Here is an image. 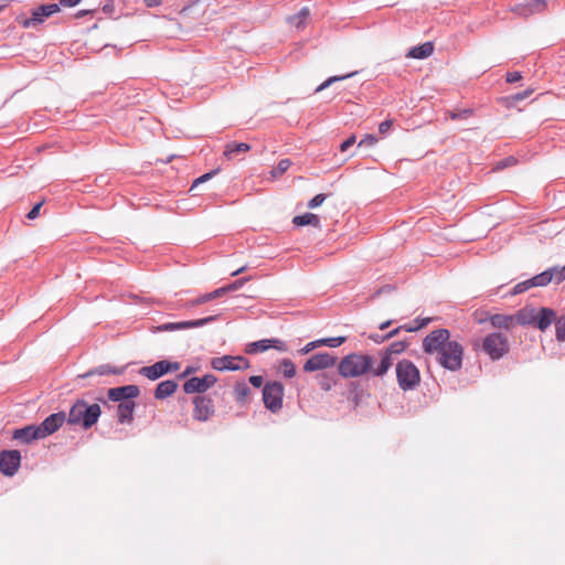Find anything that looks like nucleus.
Listing matches in <instances>:
<instances>
[{
  "label": "nucleus",
  "instance_id": "5701e85b",
  "mask_svg": "<svg viewBox=\"0 0 565 565\" xmlns=\"http://www.w3.org/2000/svg\"><path fill=\"white\" fill-rule=\"evenodd\" d=\"M178 383L174 380H166L160 382L154 390V398L162 401L174 394Z\"/></svg>",
  "mask_w": 565,
  "mask_h": 565
},
{
  "label": "nucleus",
  "instance_id": "de8ad7c7",
  "mask_svg": "<svg viewBox=\"0 0 565 565\" xmlns=\"http://www.w3.org/2000/svg\"><path fill=\"white\" fill-rule=\"evenodd\" d=\"M355 143V136H350L340 145V151L345 152L349 148H351Z\"/></svg>",
  "mask_w": 565,
  "mask_h": 565
},
{
  "label": "nucleus",
  "instance_id": "c03bdc74",
  "mask_svg": "<svg viewBox=\"0 0 565 565\" xmlns=\"http://www.w3.org/2000/svg\"><path fill=\"white\" fill-rule=\"evenodd\" d=\"M377 142V138L374 135H366L360 142L359 147H373Z\"/></svg>",
  "mask_w": 565,
  "mask_h": 565
},
{
  "label": "nucleus",
  "instance_id": "338daca9",
  "mask_svg": "<svg viewBox=\"0 0 565 565\" xmlns=\"http://www.w3.org/2000/svg\"><path fill=\"white\" fill-rule=\"evenodd\" d=\"M200 305H202V302H201V300H200V298H199V297H198V298H195V299H193V300H190V301L186 303V306H188V307H196V306H200Z\"/></svg>",
  "mask_w": 565,
  "mask_h": 565
},
{
  "label": "nucleus",
  "instance_id": "a878e982",
  "mask_svg": "<svg viewBox=\"0 0 565 565\" xmlns=\"http://www.w3.org/2000/svg\"><path fill=\"white\" fill-rule=\"evenodd\" d=\"M249 150H250V146L248 143L232 141L225 146V150H224L223 154L228 160H233L239 153L247 152Z\"/></svg>",
  "mask_w": 565,
  "mask_h": 565
},
{
  "label": "nucleus",
  "instance_id": "412c9836",
  "mask_svg": "<svg viewBox=\"0 0 565 565\" xmlns=\"http://www.w3.org/2000/svg\"><path fill=\"white\" fill-rule=\"evenodd\" d=\"M537 308L524 307L514 315L515 323L535 327Z\"/></svg>",
  "mask_w": 565,
  "mask_h": 565
},
{
  "label": "nucleus",
  "instance_id": "9d476101",
  "mask_svg": "<svg viewBox=\"0 0 565 565\" xmlns=\"http://www.w3.org/2000/svg\"><path fill=\"white\" fill-rule=\"evenodd\" d=\"M21 465V454L19 450H2L0 452V471L7 477L14 476Z\"/></svg>",
  "mask_w": 565,
  "mask_h": 565
},
{
  "label": "nucleus",
  "instance_id": "4c0bfd02",
  "mask_svg": "<svg viewBox=\"0 0 565 565\" xmlns=\"http://www.w3.org/2000/svg\"><path fill=\"white\" fill-rule=\"evenodd\" d=\"M345 340H347L345 337H335V338L320 339V342H322L323 345H327L329 348H337V347H340L342 343H344Z\"/></svg>",
  "mask_w": 565,
  "mask_h": 565
},
{
  "label": "nucleus",
  "instance_id": "09e8293b",
  "mask_svg": "<svg viewBox=\"0 0 565 565\" xmlns=\"http://www.w3.org/2000/svg\"><path fill=\"white\" fill-rule=\"evenodd\" d=\"M393 126V121L392 120H384L382 121L380 125H379V132L382 134V135H385L390 131V129L392 128Z\"/></svg>",
  "mask_w": 565,
  "mask_h": 565
},
{
  "label": "nucleus",
  "instance_id": "cd10ccee",
  "mask_svg": "<svg viewBox=\"0 0 565 565\" xmlns=\"http://www.w3.org/2000/svg\"><path fill=\"white\" fill-rule=\"evenodd\" d=\"M292 223L296 226H306L311 225L313 227H320V218L317 214L313 213H305L301 215H297L292 218Z\"/></svg>",
  "mask_w": 565,
  "mask_h": 565
},
{
  "label": "nucleus",
  "instance_id": "774afa93",
  "mask_svg": "<svg viewBox=\"0 0 565 565\" xmlns=\"http://www.w3.org/2000/svg\"><path fill=\"white\" fill-rule=\"evenodd\" d=\"M246 270V266L239 267L238 269L234 270L231 276H237Z\"/></svg>",
  "mask_w": 565,
  "mask_h": 565
},
{
  "label": "nucleus",
  "instance_id": "72a5a7b5",
  "mask_svg": "<svg viewBox=\"0 0 565 565\" xmlns=\"http://www.w3.org/2000/svg\"><path fill=\"white\" fill-rule=\"evenodd\" d=\"M318 383L321 390L330 391L335 385V380L333 376L323 373L318 375Z\"/></svg>",
  "mask_w": 565,
  "mask_h": 565
},
{
  "label": "nucleus",
  "instance_id": "6e6d98bb",
  "mask_svg": "<svg viewBox=\"0 0 565 565\" xmlns=\"http://www.w3.org/2000/svg\"><path fill=\"white\" fill-rule=\"evenodd\" d=\"M249 383L254 386V387H260L264 383V379L263 376L260 375H253L249 377Z\"/></svg>",
  "mask_w": 565,
  "mask_h": 565
},
{
  "label": "nucleus",
  "instance_id": "393cba45",
  "mask_svg": "<svg viewBox=\"0 0 565 565\" xmlns=\"http://www.w3.org/2000/svg\"><path fill=\"white\" fill-rule=\"evenodd\" d=\"M434 52V45L431 42H425L420 45L412 47L408 53L406 54V57L416 58V60H423L430 56Z\"/></svg>",
  "mask_w": 565,
  "mask_h": 565
},
{
  "label": "nucleus",
  "instance_id": "a211bd4d",
  "mask_svg": "<svg viewBox=\"0 0 565 565\" xmlns=\"http://www.w3.org/2000/svg\"><path fill=\"white\" fill-rule=\"evenodd\" d=\"M557 320L556 311L548 307L537 308L535 328L540 331H546Z\"/></svg>",
  "mask_w": 565,
  "mask_h": 565
},
{
  "label": "nucleus",
  "instance_id": "680f3d73",
  "mask_svg": "<svg viewBox=\"0 0 565 565\" xmlns=\"http://www.w3.org/2000/svg\"><path fill=\"white\" fill-rule=\"evenodd\" d=\"M512 162H515V159L513 157H509L502 161L499 162L498 168H505L510 166Z\"/></svg>",
  "mask_w": 565,
  "mask_h": 565
},
{
  "label": "nucleus",
  "instance_id": "ea45409f",
  "mask_svg": "<svg viewBox=\"0 0 565 565\" xmlns=\"http://www.w3.org/2000/svg\"><path fill=\"white\" fill-rule=\"evenodd\" d=\"M534 287L532 284H531V279H527V280H524V281H521L519 284H516L514 287H513V290H512V295H519V294H522L526 290H529L530 288Z\"/></svg>",
  "mask_w": 565,
  "mask_h": 565
},
{
  "label": "nucleus",
  "instance_id": "c85d7f7f",
  "mask_svg": "<svg viewBox=\"0 0 565 565\" xmlns=\"http://www.w3.org/2000/svg\"><path fill=\"white\" fill-rule=\"evenodd\" d=\"M550 282H552V275L548 271V269H546L531 278V284L534 287H544V286H547Z\"/></svg>",
  "mask_w": 565,
  "mask_h": 565
},
{
  "label": "nucleus",
  "instance_id": "b1692460",
  "mask_svg": "<svg viewBox=\"0 0 565 565\" xmlns=\"http://www.w3.org/2000/svg\"><path fill=\"white\" fill-rule=\"evenodd\" d=\"M124 372H125V367H116V366H111L109 364H102V365H98V366L87 371L86 373L81 375V377L85 379V377H89L93 375L103 376V375H109V374L120 375Z\"/></svg>",
  "mask_w": 565,
  "mask_h": 565
},
{
  "label": "nucleus",
  "instance_id": "c9c22d12",
  "mask_svg": "<svg viewBox=\"0 0 565 565\" xmlns=\"http://www.w3.org/2000/svg\"><path fill=\"white\" fill-rule=\"evenodd\" d=\"M555 337L557 341L565 342V315L556 320Z\"/></svg>",
  "mask_w": 565,
  "mask_h": 565
},
{
  "label": "nucleus",
  "instance_id": "20e7f679",
  "mask_svg": "<svg viewBox=\"0 0 565 565\" xmlns=\"http://www.w3.org/2000/svg\"><path fill=\"white\" fill-rule=\"evenodd\" d=\"M395 372L398 386L404 392L415 390L420 383L419 370L411 360L398 361Z\"/></svg>",
  "mask_w": 565,
  "mask_h": 565
},
{
  "label": "nucleus",
  "instance_id": "1a4fd4ad",
  "mask_svg": "<svg viewBox=\"0 0 565 565\" xmlns=\"http://www.w3.org/2000/svg\"><path fill=\"white\" fill-rule=\"evenodd\" d=\"M211 366L216 371H237L248 369L249 362L247 359L241 355H224L220 358H213L211 361Z\"/></svg>",
  "mask_w": 565,
  "mask_h": 565
},
{
  "label": "nucleus",
  "instance_id": "2eb2a0df",
  "mask_svg": "<svg viewBox=\"0 0 565 565\" xmlns=\"http://www.w3.org/2000/svg\"><path fill=\"white\" fill-rule=\"evenodd\" d=\"M270 348H274L280 352L287 351V345L284 341L279 339H263L246 345V353L255 354L258 352H264Z\"/></svg>",
  "mask_w": 565,
  "mask_h": 565
},
{
  "label": "nucleus",
  "instance_id": "4d7b16f0",
  "mask_svg": "<svg viewBox=\"0 0 565 565\" xmlns=\"http://www.w3.org/2000/svg\"><path fill=\"white\" fill-rule=\"evenodd\" d=\"M115 10L114 0H106V3L103 6V11L107 14H111Z\"/></svg>",
  "mask_w": 565,
  "mask_h": 565
},
{
  "label": "nucleus",
  "instance_id": "4468645a",
  "mask_svg": "<svg viewBox=\"0 0 565 565\" xmlns=\"http://www.w3.org/2000/svg\"><path fill=\"white\" fill-rule=\"evenodd\" d=\"M139 394V386L134 384L113 387L107 392L108 398L113 402L132 401L134 398L138 397Z\"/></svg>",
  "mask_w": 565,
  "mask_h": 565
},
{
  "label": "nucleus",
  "instance_id": "69168bd1",
  "mask_svg": "<svg viewBox=\"0 0 565 565\" xmlns=\"http://www.w3.org/2000/svg\"><path fill=\"white\" fill-rule=\"evenodd\" d=\"M199 298H200L202 305L205 302L212 301V297L210 296V292L204 294V295L200 296Z\"/></svg>",
  "mask_w": 565,
  "mask_h": 565
},
{
  "label": "nucleus",
  "instance_id": "bf43d9fd",
  "mask_svg": "<svg viewBox=\"0 0 565 565\" xmlns=\"http://www.w3.org/2000/svg\"><path fill=\"white\" fill-rule=\"evenodd\" d=\"M403 330V326H399L393 330H391L387 334L383 335L382 340L391 339L399 333V331Z\"/></svg>",
  "mask_w": 565,
  "mask_h": 565
},
{
  "label": "nucleus",
  "instance_id": "a18cd8bd",
  "mask_svg": "<svg viewBox=\"0 0 565 565\" xmlns=\"http://www.w3.org/2000/svg\"><path fill=\"white\" fill-rule=\"evenodd\" d=\"M320 345H323L322 342H320V340H316V341H311L309 343H307L301 350L300 352L302 354H307L309 352H311L312 350H315L316 348L320 347Z\"/></svg>",
  "mask_w": 565,
  "mask_h": 565
},
{
  "label": "nucleus",
  "instance_id": "ddd939ff",
  "mask_svg": "<svg viewBox=\"0 0 565 565\" xmlns=\"http://www.w3.org/2000/svg\"><path fill=\"white\" fill-rule=\"evenodd\" d=\"M217 379L213 374H205L203 377H191L183 384V391L186 394L204 393L216 383Z\"/></svg>",
  "mask_w": 565,
  "mask_h": 565
},
{
  "label": "nucleus",
  "instance_id": "f257e3e1",
  "mask_svg": "<svg viewBox=\"0 0 565 565\" xmlns=\"http://www.w3.org/2000/svg\"><path fill=\"white\" fill-rule=\"evenodd\" d=\"M423 351L434 355L436 362L444 369L457 372L462 367L463 347L455 340H450L448 329L430 331L423 340Z\"/></svg>",
  "mask_w": 565,
  "mask_h": 565
},
{
  "label": "nucleus",
  "instance_id": "f03ea898",
  "mask_svg": "<svg viewBox=\"0 0 565 565\" xmlns=\"http://www.w3.org/2000/svg\"><path fill=\"white\" fill-rule=\"evenodd\" d=\"M375 367L374 358L362 353H350L343 356L338 364L339 374L344 379L359 377L364 374L376 377L373 374Z\"/></svg>",
  "mask_w": 565,
  "mask_h": 565
},
{
  "label": "nucleus",
  "instance_id": "473e14b6",
  "mask_svg": "<svg viewBox=\"0 0 565 565\" xmlns=\"http://www.w3.org/2000/svg\"><path fill=\"white\" fill-rule=\"evenodd\" d=\"M280 370L285 377L291 379L296 375V366L289 359H284L281 361Z\"/></svg>",
  "mask_w": 565,
  "mask_h": 565
},
{
  "label": "nucleus",
  "instance_id": "4be33fe9",
  "mask_svg": "<svg viewBox=\"0 0 565 565\" xmlns=\"http://www.w3.org/2000/svg\"><path fill=\"white\" fill-rule=\"evenodd\" d=\"M136 403L134 401L119 402L117 406V418L120 424H129L134 419Z\"/></svg>",
  "mask_w": 565,
  "mask_h": 565
},
{
  "label": "nucleus",
  "instance_id": "7ed1b4c3",
  "mask_svg": "<svg viewBox=\"0 0 565 565\" xmlns=\"http://www.w3.org/2000/svg\"><path fill=\"white\" fill-rule=\"evenodd\" d=\"M100 414L102 409L98 404H88L85 399H77L72 405L66 419L71 425H79L84 429H89L97 423Z\"/></svg>",
  "mask_w": 565,
  "mask_h": 565
},
{
  "label": "nucleus",
  "instance_id": "9b49d317",
  "mask_svg": "<svg viewBox=\"0 0 565 565\" xmlns=\"http://www.w3.org/2000/svg\"><path fill=\"white\" fill-rule=\"evenodd\" d=\"M217 316H209L201 319L180 321V322H167L157 327L159 332H171L178 330H184L190 328H200L215 321Z\"/></svg>",
  "mask_w": 565,
  "mask_h": 565
},
{
  "label": "nucleus",
  "instance_id": "aec40b11",
  "mask_svg": "<svg viewBox=\"0 0 565 565\" xmlns=\"http://www.w3.org/2000/svg\"><path fill=\"white\" fill-rule=\"evenodd\" d=\"M139 374L147 377L150 381H156L167 374V367L164 360H160L152 365L142 366L139 370Z\"/></svg>",
  "mask_w": 565,
  "mask_h": 565
},
{
  "label": "nucleus",
  "instance_id": "3c124183",
  "mask_svg": "<svg viewBox=\"0 0 565 565\" xmlns=\"http://www.w3.org/2000/svg\"><path fill=\"white\" fill-rule=\"evenodd\" d=\"M230 292L228 289H226V286H223L221 288H217L210 292V296L212 297V300L220 298L224 296L225 294Z\"/></svg>",
  "mask_w": 565,
  "mask_h": 565
},
{
  "label": "nucleus",
  "instance_id": "e433bc0d",
  "mask_svg": "<svg viewBox=\"0 0 565 565\" xmlns=\"http://www.w3.org/2000/svg\"><path fill=\"white\" fill-rule=\"evenodd\" d=\"M548 271L552 275V281H554L555 284H561L562 281L565 280V265L563 267H551L548 268Z\"/></svg>",
  "mask_w": 565,
  "mask_h": 565
},
{
  "label": "nucleus",
  "instance_id": "f3484780",
  "mask_svg": "<svg viewBox=\"0 0 565 565\" xmlns=\"http://www.w3.org/2000/svg\"><path fill=\"white\" fill-rule=\"evenodd\" d=\"M193 417L198 420L205 422L214 413L213 401L206 396L199 395L194 397Z\"/></svg>",
  "mask_w": 565,
  "mask_h": 565
},
{
  "label": "nucleus",
  "instance_id": "37998d69",
  "mask_svg": "<svg viewBox=\"0 0 565 565\" xmlns=\"http://www.w3.org/2000/svg\"><path fill=\"white\" fill-rule=\"evenodd\" d=\"M546 7L545 0H534L529 3V11L530 12H539L542 11Z\"/></svg>",
  "mask_w": 565,
  "mask_h": 565
},
{
  "label": "nucleus",
  "instance_id": "c756f323",
  "mask_svg": "<svg viewBox=\"0 0 565 565\" xmlns=\"http://www.w3.org/2000/svg\"><path fill=\"white\" fill-rule=\"evenodd\" d=\"M355 74H356V72H352V73H349V74H345V75H335V76H331V77L327 78L323 83H321V84L316 88V92H317V93L322 92V90H324L326 88H328L330 85H332L333 83H337V82H340V81H343V79L350 78V77L354 76Z\"/></svg>",
  "mask_w": 565,
  "mask_h": 565
},
{
  "label": "nucleus",
  "instance_id": "39448f33",
  "mask_svg": "<svg viewBox=\"0 0 565 565\" xmlns=\"http://www.w3.org/2000/svg\"><path fill=\"white\" fill-rule=\"evenodd\" d=\"M482 350L491 360H500L509 352L508 338L500 332H492L484 337Z\"/></svg>",
  "mask_w": 565,
  "mask_h": 565
},
{
  "label": "nucleus",
  "instance_id": "79ce46f5",
  "mask_svg": "<svg viewBox=\"0 0 565 565\" xmlns=\"http://www.w3.org/2000/svg\"><path fill=\"white\" fill-rule=\"evenodd\" d=\"M327 199V195L326 194H317L316 196H313L309 202H308V207L309 209H316L318 206H320L324 200Z\"/></svg>",
  "mask_w": 565,
  "mask_h": 565
},
{
  "label": "nucleus",
  "instance_id": "8fccbe9b",
  "mask_svg": "<svg viewBox=\"0 0 565 565\" xmlns=\"http://www.w3.org/2000/svg\"><path fill=\"white\" fill-rule=\"evenodd\" d=\"M164 362H166V367H167V374L177 372L181 367V364L179 362H171L168 360H164Z\"/></svg>",
  "mask_w": 565,
  "mask_h": 565
},
{
  "label": "nucleus",
  "instance_id": "e2e57ef3",
  "mask_svg": "<svg viewBox=\"0 0 565 565\" xmlns=\"http://www.w3.org/2000/svg\"><path fill=\"white\" fill-rule=\"evenodd\" d=\"M193 372H195V369L192 367V366H188L179 376L178 379L182 380L184 377H186L188 375L192 374Z\"/></svg>",
  "mask_w": 565,
  "mask_h": 565
},
{
  "label": "nucleus",
  "instance_id": "052dcab7",
  "mask_svg": "<svg viewBox=\"0 0 565 565\" xmlns=\"http://www.w3.org/2000/svg\"><path fill=\"white\" fill-rule=\"evenodd\" d=\"M143 3L147 8H157L161 6L162 0H143Z\"/></svg>",
  "mask_w": 565,
  "mask_h": 565
},
{
  "label": "nucleus",
  "instance_id": "6ab92c4d",
  "mask_svg": "<svg viewBox=\"0 0 565 565\" xmlns=\"http://www.w3.org/2000/svg\"><path fill=\"white\" fill-rule=\"evenodd\" d=\"M12 438L22 443V444H30L33 440L42 439V436L40 434V428H38V425H28L22 428H18L13 431Z\"/></svg>",
  "mask_w": 565,
  "mask_h": 565
},
{
  "label": "nucleus",
  "instance_id": "13d9d810",
  "mask_svg": "<svg viewBox=\"0 0 565 565\" xmlns=\"http://www.w3.org/2000/svg\"><path fill=\"white\" fill-rule=\"evenodd\" d=\"M82 0H60L57 4L61 7L72 8L77 6Z\"/></svg>",
  "mask_w": 565,
  "mask_h": 565
},
{
  "label": "nucleus",
  "instance_id": "49530a36",
  "mask_svg": "<svg viewBox=\"0 0 565 565\" xmlns=\"http://www.w3.org/2000/svg\"><path fill=\"white\" fill-rule=\"evenodd\" d=\"M216 171L217 170H212V171H210L207 173H204L203 175L199 177L198 179H195L193 181L192 188L196 186L200 183H203V182L210 180L216 173Z\"/></svg>",
  "mask_w": 565,
  "mask_h": 565
},
{
  "label": "nucleus",
  "instance_id": "58836bf2",
  "mask_svg": "<svg viewBox=\"0 0 565 565\" xmlns=\"http://www.w3.org/2000/svg\"><path fill=\"white\" fill-rule=\"evenodd\" d=\"M431 321V318L422 319V324H415L414 321L409 324H403V330L407 332H416L422 328L426 327Z\"/></svg>",
  "mask_w": 565,
  "mask_h": 565
},
{
  "label": "nucleus",
  "instance_id": "603ef678",
  "mask_svg": "<svg viewBox=\"0 0 565 565\" xmlns=\"http://www.w3.org/2000/svg\"><path fill=\"white\" fill-rule=\"evenodd\" d=\"M522 78V75L520 72H510L507 74V82L508 83H516Z\"/></svg>",
  "mask_w": 565,
  "mask_h": 565
},
{
  "label": "nucleus",
  "instance_id": "0e129e2a",
  "mask_svg": "<svg viewBox=\"0 0 565 565\" xmlns=\"http://www.w3.org/2000/svg\"><path fill=\"white\" fill-rule=\"evenodd\" d=\"M382 338H383V335H380L377 333L369 335V339L373 340L376 343L383 342L384 340H382Z\"/></svg>",
  "mask_w": 565,
  "mask_h": 565
},
{
  "label": "nucleus",
  "instance_id": "f8f14e48",
  "mask_svg": "<svg viewBox=\"0 0 565 565\" xmlns=\"http://www.w3.org/2000/svg\"><path fill=\"white\" fill-rule=\"evenodd\" d=\"M337 358L328 352L316 353L310 356L303 364L305 372H315L326 370L335 365Z\"/></svg>",
  "mask_w": 565,
  "mask_h": 565
},
{
  "label": "nucleus",
  "instance_id": "f704fd0d",
  "mask_svg": "<svg viewBox=\"0 0 565 565\" xmlns=\"http://www.w3.org/2000/svg\"><path fill=\"white\" fill-rule=\"evenodd\" d=\"M291 166V161L289 159H281L276 167L271 170V175L274 178H278L282 175Z\"/></svg>",
  "mask_w": 565,
  "mask_h": 565
},
{
  "label": "nucleus",
  "instance_id": "864d4df0",
  "mask_svg": "<svg viewBox=\"0 0 565 565\" xmlns=\"http://www.w3.org/2000/svg\"><path fill=\"white\" fill-rule=\"evenodd\" d=\"M41 206H42V202H40V203L35 204V205L31 209V211L26 214V217H28L29 220H34V218H36V217H38V215H39V212H40Z\"/></svg>",
  "mask_w": 565,
  "mask_h": 565
},
{
  "label": "nucleus",
  "instance_id": "5fc2aeb1",
  "mask_svg": "<svg viewBox=\"0 0 565 565\" xmlns=\"http://www.w3.org/2000/svg\"><path fill=\"white\" fill-rule=\"evenodd\" d=\"M532 89H525L524 92H521V93H516L512 96V99L514 102H520V100H523L525 99L526 97H529L531 94H532Z\"/></svg>",
  "mask_w": 565,
  "mask_h": 565
},
{
  "label": "nucleus",
  "instance_id": "6e6552de",
  "mask_svg": "<svg viewBox=\"0 0 565 565\" xmlns=\"http://www.w3.org/2000/svg\"><path fill=\"white\" fill-rule=\"evenodd\" d=\"M57 12H60V4H41L31 10V17L19 20V23L26 29L36 28L41 25L45 21V19L50 18L51 15Z\"/></svg>",
  "mask_w": 565,
  "mask_h": 565
},
{
  "label": "nucleus",
  "instance_id": "7c9ffc66",
  "mask_svg": "<svg viewBox=\"0 0 565 565\" xmlns=\"http://www.w3.org/2000/svg\"><path fill=\"white\" fill-rule=\"evenodd\" d=\"M309 17V9L302 8L297 14L289 18V22L296 28H300Z\"/></svg>",
  "mask_w": 565,
  "mask_h": 565
},
{
  "label": "nucleus",
  "instance_id": "bb28decb",
  "mask_svg": "<svg viewBox=\"0 0 565 565\" xmlns=\"http://www.w3.org/2000/svg\"><path fill=\"white\" fill-rule=\"evenodd\" d=\"M492 327L510 330L515 323L514 315H492L489 318Z\"/></svg>",
  "mask_w": 565,
  "mask_h": 565
},
{
  "label": "nucleus",
  "instance_id": "a19ab883",
  "mask_svg": "<svg viewBox=\"0 0 565 565\" xmlns=\"http://www.w3.org/2000/svg\"><path fill=\"white\" fill-rule=\"evenodd\" d=\"M248 280H250V277H243V278H239L228 285H226V289H228V291H235V290H238L239 288H242L244 286L245 282H247Z\"/></svg>",
  "mask_w": 565,
  "mask_h": 565
},
{
  "label": "nucleus",
  "instance_id": "dca6fc26",
  "mask_svg": "<svg viewBox=\"0 0 565 565\" xmlns=\"http://www.w3.org/2000/svg\"><path fill=\"white\" fill-rule=\"evenodd\" d=\"M65 420L66 415L63 412L54 413L47 416L40 425H38L42 438L54 434Z\"/></svg>",
  "mask_w": 565,
  "mask_h": 565
},
{
  "label": "nucleus",
  "instance_id": "2f4dec72",
  "mask_svg": "<svg viewBox=\"0 0 565 565\" xmlns=\"http://www.w3.org/2000/svg\"><path fill=\"white\" fill-rule=\"evenodd\" d=\"M234 393L237 401H244L250 394V388L245 382H239L234 386Z\"/></svg>",
  "mask_w": 565,
  "mask_h": 565
},
{
  "label": "nucleus",
  "instance_id": "0eeeda50",
  "mask_svg": "<svg viewBox=\"0 0 565 565\" xmlns=\"http://www.w3.org/2000/svg\"><path fill=\"white\" fill-rule=\"evenodd\" d=\"M284 385L280 382H267L263 387V402L271 413H277L282 407Z\"/></svg>",
  "mask_w": 565,
  "mask_h": 565
},
{
  "label": "nucleus",
  "instance_id": "423d86ee",
  "mask_svg": "<svg viewBox=\"0 0 565 565\" xmlns=\"http://www.w3.org/2000/svg\"><path fill=\"white\" fill-rule=\"evenodd\" d=\"M408 343L406 341H395L391 343L386 349L379 352L380 363L376 365L373 374L375 376H384L393 364V355L403 353Z\"/></svg>",
  "mask_w": 565,
  "mask_h": 565
}]
</instances>
